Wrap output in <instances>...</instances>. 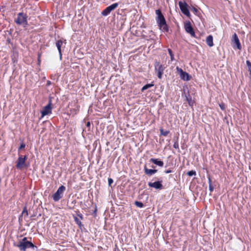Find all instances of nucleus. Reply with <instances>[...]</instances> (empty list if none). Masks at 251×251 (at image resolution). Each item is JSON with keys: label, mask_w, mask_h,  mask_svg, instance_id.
Returning a JSON list of instances; mask_svg holds the SVG:
<instances>
[{"label": "nucleus", "mask_w": 251, "mask_h": 251, "mask_svg": "<svg viewBox=\"0 0 251 251\" xmlns=\"http://www.w3.org/2000/svg\"><path fill=\"white\" fill-rule=\"evenodd\" d=\"M155 14L157 15L156 20L160 29L163 31L168 32L169 30L168 27L161 11L159 9L156 10Z\"/></svg>", "instance_id": "obj_1"}, {"label": "nucleus", "mask_w": 251, "mask_h": 251, "mask_svg": "<svg viewBox=\"0 0 251 251\" xmlns=\"http://www.w3.org/2000/svg\"><path fill=\"white\" fill-rule=\"evenodd\" d=\"M14 246L18 247L21 251H25L27 248H36L32 243L27 240L26 237L23 238L18 244H14Z\"/></svg>", "instance_id": "obj_2"}, {"label": "nucleus", "mask_w": 251, "mask_h": 251, "mask_svg": "<svg viewBox=\"0 0 251 251\" xmlns=\"http://www.w3.org/2000/svg\"><path fill=\"white\" fill-rule=\"evenodd\" d=\"M27 16L23 13H19L17 15V18L15 20V22L19 25H23L24 26L27 25Z\"/></svg>", "instance_id": "obj_3"}, {"label": "nucleus", "mask_w": 251, "mask_h": 251, "mask_svg": "<svg viewBox=\"0 0 251 251\" xmlns=\"http://www.w3.org/2000/svg\"><path fill=\"white\" fill-rule=\"evenodd\" d=\"M66 188L64 186L61 185L57 189V191L52 196L53 200L55 201H58L63 196V194L65 191Z\"/></svg>", "instance_id": "obj_4"}, {"label": "nucleus", "mask_w": 251, "mask_h": 251, "mask_svg": "<svg viewBox=\"0 0 251 251\" xmlns=\"http://www.w3.org/2000/svg\"><path fill=\"white\" fill-rule=\"evenodd\" d=\"M155 70L157 72V75L159 78H162L164 71L166 67L161 64L159 62H155L154 64Z\"/></svg>", "instance_id": "obj_5"}, {"label": "nucleus", "mask_w": 251, "mask_h": 251, "mask_svg": "<svg viewBox=\"0 0 251 251\" xmlns=\"http://www.w3.org/2000/svg\"><path fill=\"white\" fill-rule=\"evenodd\" d=\"M176 70L182 79L186 81H188L190 79L191 76L187 73L184 72L181 68L176 67Z\"/></svg>", "instance_id": "obj_6"}, {"label": "nucleus", "mask_w": 251, "mask_h": 251, "mask_svg": "<svg viewBox=\"0 0 251 251\" xmlns=\"http://www.w3.org/2000/svg\"><path fill=\"white\" fill-rule=\"evenodd\" d=\"M26 158L27 157L26 155L24 157L21 155H19L16 164L17 169L22 170L24 167Z\"/></svg>", "instance_id": "obj_7"}, {"label": "nucleus", "mask_w": 251, "mask_h": 251, "mask_svg": "<svg viewBox=\"0 0 251 251\" xmlns=\"http://www.w3.org/2000/svg\"><path fill=\"white\" fill-rule=\"evenodd\" d=\"M178 5L181 12L186 16L190 17V13L187 8L188 5L186 2H182V1H179Z\"/></svg>", "instance_id": "obj_8"}, {"label": "nucleus", "mask_w": 251, "mask_h": 251, "mask_svg": "<svg viewBox=\"0 0 251 251\" xmlns=\"http://www.w3.org/2000/svg\"><path fill=\"white\" fill-rule=\"evenodd\" d=\"M184 28L186 32L189 33L192 37H195V33L190 22L184 24Z\"/></svg>", "instance_id": "obj_9"}, {"label": "nucleus", "mask_w": 251, "mask_h": 251, "mask_svg": "<svg viewBox=\"0 0 251 251\" xmlns=\"http://www.w3.org/2000/svg\"><path fill=\"white\" fill-rule=\"evenodd\" d=\"M51 100H50L49 104L45 106L43 110L41 111L42 117H44L51 113Z\"/></svg>", "instance_id": "obj_10"}, {"label": "nucleus", "mask_w": 251, "mask_h": 251, "mask_svg": "<svg viewBox=\"0 0 251 251\" xmlns=\"http://www.w3.org/2000/svg\"><path fill=\"white\" fill-rule=\"evenodd\" d=\"M232 41L238 50L241 49V45L240 44L238 37L236 33H234L233 35Z\"/></svg>", "instance_id": "obj_11"}, {"label": "nucleus", "mask_w": 251, "mask_h": 251, "mask_svg": "<svg viewBox=\"0 0 251 251\" xmlns=\"http://www.w3.org/2000/svg\"><path fill=\"white\" fill-rule=\"evenodd\" d=\"M148 185L150 187L154 188L156 189H161L163 187L161 181H156L153 183L150 182Z\"/></svg>", "instance_id": "obj_12"}, {"label": "nucleus", "mask_w": 251, "mask_h": 251, "mask_svg": "<svg viewBox=\"0 0 251 251\" xmlns=\"http://www.w3.org/2000/svg\"><path fill=\"white\" fill-rule=\"evenodd\" d=\"M150 161L160 167H163L164 165V163L162 161L159 160L157 159L151 158Z\"/></svg>", "instance_id": "obj_13"}, {"label": "nucleus", "mask_w": 251, "mask_h": 251, "mask_svg": "<svg viewBox=\"0 0 251 251\" xmlns=\"http://www.w3.org/2000/svg\"><path fill=\"white\" fill-rule=\"evenodd\" d=\"M144 171L146 174L150 176H151L152 175L156 173L157 171V170L155 169H149L146 166H145L144 167Z\"/></svg>", "instance_id": "obj_14"}, {"label": "nucleus", "mask_w": 251, "mask_h": 251, "mask_svg": "<svg viewBox=\"0 0 251 251\" xmlns=\"http://www.w3.org/2000/svg\"><path fill=\"white\" fill-rule=\"evenodd\" d=\"M206 42L207 45L210 47L213 46V37L212 35H210L207 37Z\"/></svg>", "instance_id": "obj_15"}, {"label": "nucleus", "mask_w": 251, "mask_h": 251, "mask_svg": "<svg viewBox=\"0 0 251 251\" xmlns=\"http://www.w3.org/2000/svg\"><path fill=\"white\" fill-rule=\"evenodd\" d=\"M62 45H63V42L60 40L57 41L56 42V46L57 47V49L59 51L60 58H61V56H62L61 51V47L62 46Z\"/></svg>", "instance_id": "obj_16"}, {"label": "nucleus", "mask_w": 251, "mask_h": 251, "mask_svg": "<svg viewBox=\"0 0 251 251\" xmlns=\"http://www.w3.org/2000/svg\"><path fill=\"white\" fill-rule=\"evenodd\" d=\"M118 6V3H113L112 4H111V5L107 7L108 9V10L110 11V12H111L112 11L114 10V9H115Z\"/></svg>", "instance_id": "obj_17"}, {"label": "nucleus", "mask_w": 251, "mask_h": 251, "mask_svg": "<svg viewBox=\"0 0 251 251\" xmlns=\"http://www.w3.org/2000/svg\"><path fill=\"white\" fill-rule=\"evenodd\" d=\"M208 183H209V189L210 191L211 192L214 190V187L212 185V180L210 177L208 178Z\"/></svg>", "instance_id": "obj_18"}, {"label": "nucleus", "mask_w": 251, "mask_h": 251, "mask_svg": "<svg viewBox=\"0 0 251 251\" xmlns=\"http://www.w3.org/2000/svg\"><path fill=\"white\" fill-rule=\"evenodd\" d=\"M110 13V11L108 10V8L106 7L104 10H103L102 11L101 14L104 16H106L108 15Z\"/></svg>", "instance_id": "obj_19"}, {"label": "nucleus", "mask_w": 251, "mask_h": 251, "mask_svg": "<svg viewBox=\"0 0 251 251\" xmlns=\"http://www.w3.org/2000/svg\"><path fill=\"white\" fill-rule=\"evenodd\" d=\"M168 51L170 55L171 61H174L175 60V57H174V55L173 53L172 50L171 49H168Z\"/></svg>", "instance_id": "obj_20"}, {"label": "nucleus", "mask_w": 251, "mask_h": 251, "mask_svg": "<svg viewBox=\"0 0 251 251\" xmlns=\"http://www.w3.org/2000/svg\"><path fill=\"white\" fill-rule=\"evenodd\" d=\"M153 86V84H146L142 87V91H144V90H147L148 88H149Z\"/></svg>", "instance_id": "obj_21"}, {"label": "nucleus", "mask_w": 251, "mask_h": 251, "mask_svg": "<svg viewBox=\"0 0 251 251\" xmlns=\"http://www.w3.org/2000/svg\"><path fill=\"white\" fill-rule=\"evenodd\" d=\"M135 204L136 206L140 207V208H142L144 206V204L142 202H141L140 201H136L135 202Z\"/></svg>", "instance_id": "obj_22"}, {"label": "nucleus", "mask_w": 251, "mask_h": 251, "mask_svg": "<svg viewBox=\"0 0 251 251\" xmlns=\"http://www.w3.org/2000/svg\"><path fill=\"white\" fill-rule=\"evenodd\" d=\"M160 133H161V135H162L163 136H166L169 134V131H168V130L164 131L163 129H160Z\"/></svg>", "instance_id": "obj_23"}, {"label": "nucleus", "mask_w": 251, "mask_h": 251, "mask_svg": "<svg viewBox=\"0 0 251 251\" xmlns=\"http://www.w3.org/2000/svg\"><path fill=\"white\" fill-rule=\"evenodd\" d=\"M74 219L76 223L79 226V227H81L82 224L80 221L76 217L74 218Z\"/></svg>", "instance_id": "obj_24"}, {"label": "nucleus", "mask_w": 251, "mask_h": 251, "mask_svg": "<svg viewBox=\"0 0 251 251\" xmlns=\"http://www.w3.org/2000/svg\"><path fill=\"white\" fill-rule=\"evenodd\" d=\"M187 175L190 176H191L193 175H196V173L195 171H189L188 173H187Z\"/></svg>", "instance_id": "obj_25"}, {"label": "nucleus", "mask_w": 251, "mask_h": 251, "mask_svg": "<svg viewBox=\"0 0 251 251\" xmlns=\"http://www.w3.org/2000/svg\"><path fill=\"white\" fill-rule=\"evenodd\" d=\"M246 64H247V65L249 68V71L250 72V74H251V63L250 62V61L249 60H247L246 61Z\"/></svg>", "instance_id": "obj_26"}, {"label": "nucleus", "mask_w": 251, "mask_h": 251, "mask_svg": "<svg viewBox=\"0 0 251 251\" xmlns=\"http://www.w3.org/2000/svg\"><path fill=\"white\" fill-rule=\"evenodd\" d=\"M22 214L23 215H25L26 216H28V212H27V210L26 209V207H25L22 212Z\"/></svg>", "instance_id": "obj_27"}, {"label": "nucleus", "mask_w": 251, "mask_h": 251, "mask_svg": "<svg viewBox=\"0 0 251 251\" xmlns=\"http://www.w3.org/2000/svg\"><path fill=\"white\" fill-rule=\"evenodd\" d=\"M108 184L110 186L113 182V180L112 178H109L108 179Z\"/></svg>", "instance_id": "obj_28"}, {"label": "nucleus", "mask_w": 251, "mask_h": 251, "mask_svg": "<svg viewBox=\"0 0 251 251\" xmlns=\"http://www.w3.org/2000/svg\"><path fill=\"white\" fill-rule=\"evenodd\" d=\"M25 144L24 143L21 144L20 146V147H19V150L25 148Z\"/></svg>", "instance_id": "obj_29"}, {"label": "nucleus", "mask_w": 251, "mask_h": 251, "mask_svg": "<svg viewBox=\"0 0 251 251\" xmlns=\"http://www.w3.org/2000/svg\"><path fill=\"white\" fill-rule=\"evenodd\" d=\"M174 148L175 149H178V144L177 143H175L174 144Z\"/></svg>", "instance_id": "obj_30"}, {"label": "nucleus", "mask_w": 251, "mask_h": 251, "mask_svg": "<svg viewBox=\"0 0 251 251\" xmlns=\"http://www.w3.org/2000/svg\"><path fill=\"white\" fill-rule=\"evenodd\" d=\"M171 172H172V171L170 170H168L165 171V173H166V174H169V173H170Z\"/></svg>", "instance_id": "obj_31"}, {"label": "nucleus", "mask_w": 251, "mask_h": 251, "mask_svg": "<svg viewBox=\"0 0 251 251\" xmlns=\"http://www.w3.org/2000/svg\"><path fill=\"white\" fill-rule=\"evenodd\" d=\"M220 106L222 110L224 109V106L223 105L220 104Z\"/></svg>", "instance_id": "obj_32"}, {"label": "nucleus", "mask_w": 251, "mask_h": 251, "mask_svg": "<svg viewBox=\"0 0 251 251\" xmlns=\"http://www.w3.org/2000/svg\"><path fill=\"white\" fill-rule=\"evenodd\" d=\"M90 122H88V123H87V126H90Z\"/></svg>", "instance_id": "obj_33"}, {"label": "nucleus", "mask_w": 251, "mask_h": 251, "mask_svg": "<svg viewBox=\"0 0 251 251\" xmlns=\"http://www.w3.org/2000/svg\"><path fill=\"white\" fill-rule=\"evenodd\" d=\"M78 216L80 217V218L81 219H82V218H82V215H78Z\"/></svg>", "instance_id": "obj_34"}, {"label": "nucleus", "mask_w": 251, "mask_h": 251, "mask_svg": "<svg viewBox=\"0 0 251 251\" xmlns=\"http://www.w3.org/2000/svg\"><path fill=\"white\" fill-rule=\"evenodd\" d=\"M194 11H195V12H197V10L196 8H194Z\"/></svg>", "instance_id": "obj_35"}]
</instances>
